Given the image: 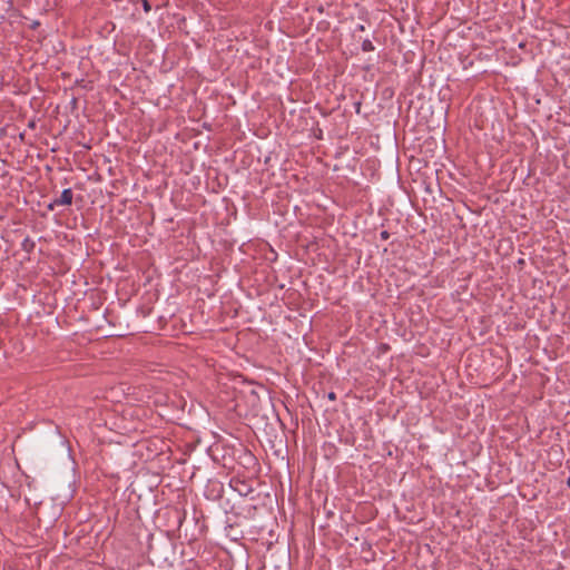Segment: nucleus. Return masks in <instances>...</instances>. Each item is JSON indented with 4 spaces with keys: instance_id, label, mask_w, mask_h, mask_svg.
<instances>
[{
    "instance_id": "nucleus-1",
    "label": "nucleus",
    "mask_w": 570,
    "mask_h": 570,
    "mask_svg": "<svg viewBox=\"0 0 570 570\" xmlns=\"http://www.w3.org/2000/svg\"><path fill=\"white\" fill-rule=\"evenodd\" d=\"M167 448L168 446L163 439H159V438L149 439L148 444L146 446V449L148 451V458H154V456L163 454Z\"/></svg>"
},
{
    "instance_id": "nucleus-2",
    "label": "nucleus",
    "mask_w": 570,
    "mask_h": 570,
    "mask_svg": "<svg viewBox=\"0 0 570 570\" xmlns=\"http://www.w3.org/2000/svg\"><path fill=\"white\" fill-rule=\"evenodd\" d=\"M73 193L71 188H66L61 191L59 198L53 199L48 204V209L53 210L57 206H70L72 204Z\"/></svg>"
},
{
    "instance_id": "nucleus-3",
    "label": "nucleus",
    "mask_w": 570,
    "mask_h": 570,
    "mask_svg": "<svg viewBox=\"0 0 570 570\" xmlns=\"http://www.w3.org/2000/svg\"><path fill=\"white\" fill-rule=\"evenodd\" d=\"M36 244L30 237H26L23 242L21 243V248L27 252L31 253L35 248Z\"/></svg>"
},
{
    "instance_id": "nucleus-4",
    "label": "nucleus",
    "mask_w": 570,
    "mask_h": 570,
    "mask_svg": "<svg viewBox=\"0 0 570 570\" xmlns=\"http://www.w3.org/2000/svg\"><path fill=\"white\" fill-rule=\"evenodd\" d=\"M165 401H166V395H164V394H159V395L155 399V404H163Z\"/></svg>"
},
{
    "instance_id": "nucleus-5",
    "label": "nucleus",
    "mask_w": 570,
    "mask_h": 570,
    "mask_svg": "<svg viewBox=\"0 0 570 570\" xmlns=\"http://www.w3.org/2000/svg\"><path fill=\"white\" fill-rule=\"evenodd\" d=\"M150 10V4L148 1L145 0V12H148Z\"/></svg>"
},
{
    "instance_id": "nucleus-6",
    "label": "nucleus",
    "mask_w": 570,
    "mask_h": 570,
    "mask_svg": "<svg viewBox=\"0 0 570 570\" xmlns=\"http://www.w3.org/2000/svg\"><path fill=\"white\" fill-rule=\"evenodd\" d=\"M35 126H36V125H35V121H30V122H29V127H30V128H35Z\"/></svg>"
},
{
    "instance_id": "nucleus-7",
    "label": "nucleus",
    "mask_w": 570,
    "mask_h": 570,
    "mask_svg": "<svg viewBox=\"0 0 570 570\" xmlns=\"http://www.w3.org/2000/svg\"><path fill=\"white\" fill-rule=\"evenodd\" d=\"M328 397H330L331 400H334V399H335V394H334V393H330Z\"/></svg>"
},
{
    "instance_id": "nucleus-8",
    "label": "nucleus",
    "mask_w": 570,
    "mask_h": 570,
    "mask_svg": "<svg viewBox=\"0 0 570 570\" xmlns=\"http://www.w3.org/2000/svg\"><path fill=\"white\" fill-rule=\"evenodd\" d=\"M382 237H384V238L386 237V232L382 233Z\"/></svg>"
},
{
    "instance_id": "nucleus-9",
    "label": "nucleus",
    "mask_w": 570,
    "mask_h": 570,
    "mask_svg": "<svg viewBox=\"0 0 570 570\" xmlns=\"http://www.w3.org/2000/svg\"><path fill=\"white\" fill-rule=\"evenodd\" d=\"M568 485L570 487V478L568 479Z\"/></svg>"
}]
</instances>
